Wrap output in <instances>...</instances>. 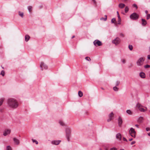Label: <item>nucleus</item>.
<instances>
[{
  "mask_svg": "<svg viewBox=\"0 0 150 150\" xmlns=\"http://www.w3.org/2000/svg\"><path fill=\"white\" fill-rule=\"evenodd\" d=\"M129 133L132 137H134V138L135 137L136 132L135 131L134 129L133 128H131L129 131Z\"/></svg>",
  "mask_w": 150,
  "mask_h": 150,
  "instance_id": "3",
  "label": "nucleus"
},
{
  "mask_svg": "<svg viewBox=\"0 0 150 150\" xmlns=\"http://www.w3.org/2000/svg\"><path fill=\"white\" fill-rule=\"evenodd\" d=\"M135 126L137 128H139V125H135Z\"/></svg>",
  "mask_w": 150,
  "mask_h": 150,
  "instance_id": "50",
  "label": "nucleus"
},
{
  "mask_svg": "<svg viewBox=\"0 0 150 150\" xmlns=\"http://www.w3.org/2000/svg\"><path fill=\"white\" fill-rule=\"evenodd\" d=\"M32 141L33 142H35L36 144H38V142L35 139H32Z\"/></svg>",
  "mask_w": 150,
  "mask_h": 150,
  "instance_id": "36",
  "label": "nucleus"
},
{
  "mask_svg": "<svg viewBox=\"0 0 150 150\" xmlns=\"http://www.w3.org/2000/svg\"><path fill=\"white\" fill-rule=\"evenodd\" d=\"M118 125H119V126H121V125L122 123V119L121 117H119L118 119Z\"/></svg>",
  "mask_w": 150,
  "mask_h": 150,
  "instance_id": "12",
  "label": "nucleus"
},
{
  "mask_svg": "<svg viewBox=\"0 0 150 150\" xmlns=\"http://www.w3.org/2000/svg\"><path fill=\"white\" fill-rule=\"evenodd\" d=\"M120 150H124V149H121Z\"/></svg>",
  "mask_w": 150,
  "mask_h": 150,
  "instance_id": "58",
  "label": "nucleus"
},
{
  "mask_svg": "<svg viewBox=\"0 0 150 150\" xmlns=\"http://www.w3.org/2000/svg\"><path fill=\"white\" fill-rule=\"evenodd\" d=\"M66 132L67 139L68 141H69V137L71 135L70 131L69 129L67 128L66 129Z\"/></svg>",
  "mask_w": 150,
  "mask_h": 150,
  "instance_id": "7",
  "label": "nucleus"
},
{
  "mask_svg": "<svg viewBox=\"0 0 150 150\" xmlns=\"http://www.w3.org/2000/svg\"><path fill=\"white\" fill-rule=\"evenodd\" d=\"M146 130L147 131H148L150 130V129L149 128H146Z\"/></svg>",
  "mask_w": 150,
  "mask_h": 150,
  "instance_id": "43",
  "label": "nucleus"
},
{
  "mask_svg": "<svg viewBox=\"0 0 150 150\" xmlns=\"http://www.w3.org/2000/svg\"><path fill=\"white\" fill-rule=\"evenodd\" d=\"M133 6L134 7H135L136 8H137V5L136 4H133Z\"/></svg>",
  "mask_w": 150,
  "mask_h": 150,
  "instance_id": "41",
  "label": "nucleus"
},
{
  "mask_svg": "<svg viewBox=\"0 0 150 150\" xmlns=\"http://www.w3.org/2000/svg\"><path fill=\"white\" fill-rule=\"evenodd\" d=\"M149 51H150V47H149Z\"/></svg>",
  "mask_w": 150,
  "mask_h": 150,
  "instance_id": "55",
  "label": "nucleus"
},
{
  "mask_svg": "<svg viewBox=\"0 0 150 150\" xmlns=\"http://www.w3.org/2000/svg\"><path fill=\"white\" fill-rule=\"evenodd\" d=\"M19 15L21 16L22 18L23 17V12H19Z\"/></svg>",
  "mask_w": 150,
  "mask_h": 150,
  "instance_id": "29",
  "label": "nucleus"
},
{
  "mask_svg": "<svg viewBox=\"0 0 150 150\" xmlns=\"http://www.w3.org/2000/svg\"><path fill=\"white\" fill-rule=\"evenodd\" d=\"M0 74L2 75L3 76H4V70H2L1 71Z\"/></svg>",
  "mask_w": 150,
  "mask_h": 150,
  "instance_id": "35",
  "label": "nucleus"
},
{
  "mask_svg": "<svg viewBox=\"0 0 150 150\" xmlns=\"http://www.w3.org/2000/svg\"><path fill=\"white\" fill-rule=\"evenodd\" d=\"M120 41L121 40L118 37H117L115 39L112 40V43L115 44V45H117L120 43Z\"/></svg>",
  "mask_w": 150,
  "mask_h": 150,
  "instance_id": "5",
  "label": "nucleus"
},
{
  "mask_svg": "<svg viewBox=\"0 0 150 150\" xmlns=\"http://www.w3.org/2000/svg\"><path fill=\"white\" fill-rule=\"evenodd\" d=\"M123 141H126V142H127V139H126V138L124 137L123 138Z\"/></svg>",
  "mask_w": 150,
  "mask_h": 150,
  "instance_id": "46",
  "label": "nucleus"
},
{
  "mask_svg": "<svg viewBox=\"0 0 150 150\" xmlns=\"http://www.w3.org/2000/svg\"><path fill=\"white\" fill-rule=\"evenodd\" d=\"M137 107L139 109L140 108L142 107V105L139 103H138L137 104Z\"/></svg>",
  "mask_w": 150,
  "mask_h": 150,
  "instance_id": "25",
  "label": "nucleus"
},
{
  "mask_svg": "<svg viewBox=\"0 0 150 150\" xmlns=\"http://www.w3.org/2000/svg\"><path fill=\"white\" fill-rule=\"evenodd\" d=\"M85 59L88 61H90L91 60V58L89 57H86L85 58Z\"/></svg>",
  "mask_w": 150,
  "mask_h": 150,
  "instance_id": "32",
  "label": "nucleus"
},
{
  "mask_svg": "<svg viewBox=\"0 0 150 150\" xmlns=\"http://www.w3.org/2000/svg\"><path fill=\"white\" fill-rule=\"evenodd\" d=\"M140 76L142 78H145V73L142 72H141L139 74Z\"/></svg>",
  "mask_w": 150,
  "mask_h": 150,
  "instance_id": "17",
  "label": "nucleus"
},
{
  "mask_svg": "<svg viewBox=\"0 0 150 150\" xmlns=\"http://www.w3.org/2000/svg\"><path fill=\"white\" fill-rule=\"evenodd\" d=\"M101 89H103H103H103V88H101Z\"/></svg>",
  "mask_w": 150,
  "mask_h": 150,
  "instance_id": "57",
  "label": "nucleus"
},
{
  "mask_svg": "<svg viewBox=\"0 0 150 150\" xmlns=\"http://www.w3.org/2000/svg\"><path fill=\"white\" fill-rule=\"evenodd\" d=\"M78 95L79 97H81L83 96V93L81 91H79L78 92Z\"/></svg>",
  "mask_w": 150,
  "mask_h": 150,
  "instance_id": "26",
  "label": "nucleus"
},
{
  "mask_svg": "<svg viewBox=\"0 0 150 150\" xmlns=\"http://www.w3.org/2000/svg\"><path fill=\"white\" fill-rule=\"evenodd\" d=\"M122 61L123 63H125V59H122Z\"/></svg>",
  "mask_w": 150,
  "mask_h": 150,
  "instance_id": "42",
  "label": "nucleus"
},
{
  "mask_svg": "<svg viewBox=\"0 0 150 150\" xmlns=\"http://www.w3.org/2000/svg\"><path fill=\"white\" fill-rule=\"evenodd\" d=\"M145 109L142 108H142H140L139 110L141 112H144L147 110V108L146 107H145Z\"/></svg>",
  "mask_w": 150,
  "mask_h": 150,
  "instance_id": "18",
  "label": "nucleus"
},
{
  "mask_svg": "<svg viewBox=\"0 0 150 150\" xmlns=\"http://www.w3.org/2000/svg\"><path fill=\"white\" fill-rule=\"evenodd\" d=\"M2 68L3 69H4V67H2Z\"/></svg>",
  "mask_w": 150,
  "mask_h": 150,
  "instance_id": "56",
  "label": "nucleus"
},
{
  "mask_svg": "<svg viewBox=\"0 0 150 150\" xmlns=\"http://www.w3.org/2000/svg\"><path fill=\"white\" fill-rule=\"evenodd\" d=\"M120 83V82L119 81H117L116 83V86H118Z\"/></svg>",
  "mask_w": 150,
  "mask_h": 150,
  "instance_id": "38",
  "label": "nucleus"
},
{
  "mask_svg": "<svg viewBox=\"0 0 150 150\" xmlns=\"http://www.w3.org/2000/svg\"><path fill=\"white\" fill-rule=\"evenodd\" d=\"M28 11L30 13H31L32 9V6H28Z\"/></svg>",
  "mask_w": 150,
  "mask_h": 150,
  "instance_id": "22",
  "label": "nucleus"
},
{
  "mask_svg": "<svg viewBox=\"0 0 150 150\" xmlns=\"http://www.w3.org/2000/svg\"><path fill=\"white\" fill-rule=\"evenodd\" d=\"M113 114L112 112H111L109 115V118L108 119V121L109 122L111 120L113 119Z\"/></svg>",
  "mask_w": 150,
  "mask_h": 150,
  "instance_id": "10",
  "label": "nucleus"
},
{
  "mask_svg": "<svg viewBox=\"0 0 150 150\" xmlns=\"http://www.w3.org/2000/svg\"><path fill=\"white\" fill-rule=\"evenodd\" d=\"M145 59L143 57L140 58L137 62V64L138 66H141L143 65Z\"/></svg>",
  "mask_w": 150,
  "mask_h": 150,
  "instance_id": "2",
  "label": "nucleus"
},
{
  "mask_svg": "<svg viewBox=\"0 0 150 150\" xmlns=\"http://www.w3.org/2000/svg\"><path fill=\"white\" fill-rule=\"evenodd\" d=\"M144 67L145 68H148L150 67V65H146L144 66Z\"/></svg>",
  "mask_w": 150,
  "mask_h": 150,
  "instance_id": "37",
  "label": "nucleus"
},
{
  "mask_svg": "<svg viewBox=\"0 0 150 150\" xmlns=\"http://www.w3.org/2000/svg\"><path fill=\"white\" fill-rule=\"evenodd\" d=\"M11 130L9 129H6L4 132L3 135L4 136H6L7 135L9 134L11 132Z\"/></svg>",
  "mask_w": 150,
  "mask_h": 150,
  "instance_id": "9",
  "label": "nucleus"
},
{
  "mask_svg": "<svg viewBox=\"0 0 150 150\" xmlns=\"http://www.w3.org/2000/svg\"><path fill=\"white\" fill-rule=\"evenodd\" d=\"M74 37H75V36L73 35V36H72V37L71 38L72 39V38H74Z\"/></svg>",
  "mask_w": 150,
  "mask_h": 150,
  "instance_id": "52",
  "label": "nucleus"
},
{
  "mask_svg": "<svg viewBox=\"0 0 150 150\" xmlns=\"http://www.w3.org/2000/svg\"><path fill=\"white\" fill-rule=\"evenodd\" d=\"M129 48L130 50H132L133 47L132 45H129Z\"/></svg>",
  "mask_w": 150,
  "mask_h": 150,
  "instance_id": "33",
  "label": "nucleus"
},
{
  "mask_svg": "<svg viewBox=\"0 0 150 150\" xmlns=\"http://www.w3.org/2000/svg\"><path fill=\"white\" fill-rule=\"evenodd\" d=\"M133 140L131 138V139H129V141H132V140Z\"/></svg>",
  "mask_w": 150,
  "mask_h": 150,
  "instance_id": "51",
  "label": "nucleus"
},
{
  "mask_svg": "<svg viewBox=\"0 0 150 150\" xmlns=\"http://www.w3.org/2000/svg\"><path fill=\"white\" fill-rule=\"evenodd\" d=\"M127 113L129 115H131L132 114V111L129 110H127L126 111Z\"/></svg>",
  "mask_w": 150,
  "mask_h": 150,
  "instance_id": "27",
  "label": "nucleus"
},
{
  "mask_svg": "<svg viewBox=\"0 0 150 150\" xmlns=\"http://www.w3.org/2000/svg\"><path fill=\"white\" fill-rule=\"evenodd\" d=\"M125 6V4L122 3H120L119 4L118 6L119 7L121 8H123Z\"/></svg>",
  "mask_w": 150,
  "mask_h": 150,
  "instance_id": "20",
  "label": "nucleus"
},
{
  "mask_svg": "<svg viewBox=\"0 0 150 150\" xmlns=\"http://www.w3.org/2000/svg\"><path fill=\"white\" fill-rule=\"evenodd\" d=\"M148 134L149 136H150V132L148 133Z\"/></svg>",
  "mask_w": 150,
  "mask_h": 150,
  "instance_id": "53",
  "label": "nucleus"
},
{
  "mask_svg": "<svg viewBox=\"0 0 150 150\" xmlns=\"http://www.w3.org/2000/svg\"><path fill=\"white\" fill-rule=\"evenodd\" d=\"M143 117H140L138 120V122L139 123H142L143 122Z\"/></svg>",
  "mask_w": 150,
  "mask_h": 150,
  "instance_id": "19",
  "label": "nucleus"
},
{
  "mask_svg": "<svg viewBox=\"0 0 150 150\" xmlns=\"http://www.w3.org/2000/svg\"><path fill=\"white\" fill-rule=\"evenodd\" d=\"M120 36L121 37H124V35L122 33H120Z\"/></svg>",
  "mask_w": 150,
  "mask_h": 150,
  "instance_id": "40",
  "label": "nucleus"
},
{
  "mask_svg": "<svg viewBox=\"0 0 150 150\" xmlns=\"http://www.w3.org/2000/svg\"><path fill=\"white\" fill-rule=\"evenodd\" d=\"M147 58L148 59H150V54L148 55Z\"/></svg>",
  "mask_w": 150,
  "mask_h": 150,
  "instance_id": "48",
  "label": "nucleus"
},
{
  "mask_svg": "<svg viewBox=\"0 0 150 150\" xmlns=\"http://www.w3.org/2000/svg\"><path fill=\"white\" fill-rule=\"evenodd\" d=\"M93 44L96 47L101 46L102 43L101 41L98 40H96L93 42Z\"/></svg>",
  "mask_w": 150,
  "mask_h": 150,
  "instance_id": "6",
  "label": "nucleus"
},
{
  "mask_svg": "<svg viewBox=\"0 0 150 150\" xmlns=\"http://www.w3.org/2000/svg\"><path fill=\"white\" fill-rule=\"evenodd\" d=\"M110 150H117V149L115 148H111L110 149Z\"/></svg>",
  "mask_w": 150,
  "mask_h": 150,
  "instance_id": "44",
  "label": "nucleus"
},
{
  "mask_svg": "<svg viewBox=\"0 0 150 150\" xmlns=\"http://www.w3.org/2000/svg\"><path fill=\"white\" fill-rule=\"evenodd\" d=\"M129 10V8L127 6H126L125 7V13H127L128 12Z\"/></svg>",
  "mask_w": 150,
  "mask_h": 150,
  "instance_id": "30",
  "label": "nucleus"
},
{
  "mask_svg": "<svg viewBox=\"0 0 150 150\" xmlns=\"http://www.w3.org/2000/svg\"><path fill=\"white\" fill-rule=\"evenodd\" d=\"M104 16L105 17V18L102 17L100 18V20H104V21H106L107 19V16L105 15Z\"/></svg>",
  "mask_w": 150,
  "mask_h": 150,
  "instance_id": "24",
  "label": "nucleus"
},
{
  "mask_svg": "<svg viewBox=\"0 0 150 150\" xmlns=\"http://www.w3.org/2000/svg\"><path fill=\"white\" fill-rule=\"evenodd\" d=\"M111 22L112 23H114L115 24H116V20L115 18H113L111 20Z\"/></svg>",
  "mask_w": 150,
  "mask_h": 150,
  "instance_id": "28",
  "label": "nucleus"
},
{
  "mask_svg": "<svg viewBox=\"0 0 150 150\" xmlns=\"http://www.w3.org/2000/svg\"><path fill=\"white\" fill-rule=\"evenodd\" d=\"M40 67L42 70L44 69H47V66L43 62H41L40 64Z\"/></svg>",
  "mask_w": 150,
  "mask_h": 150,
  "instance_id": "8",
  "label": "nucleus"
},
{
  "mask_svg": "<svg viewBox=\"0 0 150 150\" xmlns=\"http://www.w3.org/2000/svg\"><path fill=\"white\" fill-rule=\"evenodd\" d=\"M6 149L7 150H12V149L9 146H7Z\"/></svg>",
  "mask_w": 150,
  "mask_h": 150,
  "instance_id": "34",
  "label": "nucleus"
},
{
  "mask_svg": "<svg viewBox=\"0 0 150 150\" xmlns=\"http://www.w3.org/2000/svg\"><path fill=\"white\" fill-rule=\"evenodd\" d=\"M145 12H146V13H148V12H147V11H145Z\"/></svg>",
  "mask_w": 150,
  "mask_h": 150,
  "instance_id": "54",
  "label": "nucleus"
},
{
  "mask_svg": "<svg viewBox=\"0 0 150 150\" xmlns=\"http://www.w3.org/2000/svg\"><path fill=\"white\" fill-rule=\"evenodd\" d=\"M135 141H132V142L131 143V145H133V144H135Z\"/></svg>",
  "mask_w": 150,
  "mask_h": 150,
  "instance_id": "45",
  "label": "nucleus"
},
{
  "mask_svg": "<svg viewBox=\"0 0 150 150\" xmlns=\"http://www.w3.org/2000/svg\"><path fill=\"white\" fill-rule=\"evenodd\" d=\"M130 18L133 20L137 19L139 17V15L136 13H134L130 16Z\"/></svg>",
  "mask_w": 150,
  "mask_h": 150,
  "instance_id": "4",
  "label": "nucleus"
},
{
  "mask_svg": "<svg viewBox=\"0 0 150 150\" xmlns=\"http://www.w3.org/2000/svg\"><path fill=\"white\" fill-rule=\"evenodd\" d=\"M7 104L9 107L13 108H16L18 106L17 101L12 98H9L8 100Z\"/></svg>",
  "mask_w": 150,
  "mask_h": 150,
  "instance_id": "1",
  "label": "nucleus"
},
{
  "mask_svg": "<svg viewBox=\"0 0 150 150\" xmlns=\"http://www.w3.org/2000/svg\"><path fill=\"white\" fill-rule=\"evenodd\" d=\"M30 38V37L28 35H26L25 36V40L26 42H27L29 40Z\"/></svg>",
  "mask_w": 150,
  "mask_h": 150,
  "instance_id": "21",
  "label": "nucleus"
},
{
  "mask_svg": "<svg viewBox=\"0 0 150 150\" xmlns=\"http://www.w3.org/2000/svg\"><path fill=\"white\" fill-rule=\"evenodd\" d=\"M4 99V98H1L0 99V106L2 105Z\"/></svg>",
  "mask_w": 150,
  "mask_h": 150,
  "instance_id": "23",
  "label": "nucleus"
},
{
  "mask_svg": "<svg viewBox=\"0 0 150 150\" xmlns=\"http://www.w3.org/2000/svg\"><path fill=\"white\" fill-rule=\"evenodd\" d=\"M59 123L60 124L62 125H63V123L62 122H61V121H60L59 122Z\"/></svg>",
  "mask_w": 150,
  "mask_h": 150,
  "instance_id": "47",
  "label": "nucleus"
},
{
  "mask_svg": "<svg viewBox=\"0 0 150 150\" xmlns=\"http://www.w3.org/2000/svg\"><path fill=\"white\" fill-rule=\"evenodd\" d=\"M116 138L120 140L121 139V135L120 133H118L116 135Z\"/></svg>",
  "mask_w": 150,
  "mask_h": 150,
  "instance_id": "14",
  "label": "nucleus"
},
{
  "mask_svg": "<svg viewBox=\"0 0 150 150\" xmlns=\"http://www.w3.org/2000/svg\"><path fill=\"white\" fill-rule=\"evenodd\" d=\"M13 140L15 143L17 145L19 144L20 142L18 139L14 138H13Z\"/></svg>",
  "mask_w": 150,
  "mask_h": 150,
  "instance_id": "15",
  "label": "nucleus"
},
{
  "mask_svg": "<svg viewBox=\"0 0 150 150\" xmlns=\"http://www.w3.org/2000/svg\"><path fill=\"white\" fill-rule=\"evenodd\" d=\"M60 140H54L52 141V143L53 144L57 145L60 143Z\"/></svg>",
  "mask_w": 150,
  "mask_h": 150,
  "instance_id": "11",
  "label": "nucleus"
},
{
  "mask_svg": "<svg viewBox=\"0 0 150 150\" xmlns=\"http://www.w3.org/2000/svg\"><path fill=\"white\" fill-rule=\"evenodd\" d=\"M113 89L115 91H117L118 90V88L116 86L113 87Z\"/></svg>",
  "mask_w": 150,
  "mask_h": 150,
  "instance_id": "31",
  "label": "nucleus"
},
{
  "mask_svg": "<svg viewBox=\"0 0 150 150\" xmlns=\"http://www.w3.org/2000/svg\"><path fill=\"white\" fill-rule=\"evenodd\" d=\"M117 17L118 18V23L117 24H121L120 23L121 21V18L120 17L118 12L117 11Z\"/></svg>",
  "mask_w": 150,
  "mask_h": 150,
  "instance_id": "13",
  "label": "nucleus"
},
{
  "mask_svg": "<svg viewBox=\"0 0 150 150\" xmlns=\"http://www.w3.org/2000/svg\"><path fill=\"white\" fill-rule=\"evenodd\" d=\"M150 18V14H148L147 15L146 19L148 20Z\"/></svg>",
  "mask_w": 150,
  "mask_h": 150,
  "instance_id": "39",
  "label": "nucleus"
},
{
  "mask_svg": "<svg viewBox=\"0 0 150 150\" xmlns=\"http://www.w3.org/2000/svg\"><path fill=\"white\" fill-rule=\"evenodd\" d=\"M142 25L143 26H145L147 23L146 21L144 19H142Z\"/></svg>",
  "mask_w": 150,
  "mask_h": 150,
  "instance_id": "16",
  "label": "nucleus"
},
{
  "mask_svg": "<svg viewBox=\"0 0 150 150\" xmlns=\"http://www.w3.org/2000/svg\"><path fill=\"white\" fill-rule=\"evenodd\" d=\"M92 0L93 1V2L95 4H96V1L95 0Z\"/></svg>",
  "mask_w": 150,
  "mask_h": 150,
  "instance_id": "49",
  "label": "nucleus"
}]
</instances>
